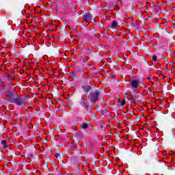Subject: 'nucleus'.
I'll list each match as a JSON object with an SVG mask.
<instances>
[{
    "label": "nucleus",
    "instance_id": "obj_9",
    "mask_svg": "<svg viewBox=\"0 0 175 175\" xmlns=\"http://www.w3.org/2000/svg\"><path fill=\"white\" fill-rule=\"evenodd\" d=\"M1 144L3 147V148H8V144H6V139H3L1 141Z\"/></svg>",
    "mask_w": 175,
    "mask_h": 175
},
{
    "label": "nucleus",
    "instance_id": "obj_1",
    "mask_svg": "<svg viewBox=\"0 0 175 175\" xmlns=\"http://www.w3.org/2000/svg\"><path fill=\"white\" fill-rule=\"evenodd\" d=\"M99 95H100V92L96 91L94 93H90V98L92 105H95L96 100L99 99Z\"/></svg>",
    "mask_w": 175,
    "mask_h": 175
},
{
    "label": "nucleus",
    "instance_id": "obj_11",
    "mask_svg": "<svg viewBox=\"0 0 175 175\" xmlns=\"http://www.w3.org/2000/svg\"><path fill=\"white\" fill-rule=\"evenodd\" d=\"M158 58V57H157V55H153L152 57V61H157V59Z\"/></svg>",
    "mask_w": 175,
    "mask_h": 175
},
{
    "label": "nucleus",
    "instance_id": "obj_4",
    "mask_svg": "<svg viewBox=\"0 0 175 175\" xmlns=\"http://www.w3.org/2000/svg\"><path fill=\"white\" fill-rule=\"evenodd\" d=\"M83 21H86V23H91L92 21V14L90 13H87L83 15Z\"/></svg>",
    "mask_w": 175,
    "mask_h": 175
},
{
    "label": "nucleus",
    "instance_id": "obj_7",
    "mask_svg": "<svg viewBox=\"0 0 175 175\" xmlns=\"http://www.w3.org/2000/svg\"><path fill=\"white\" fill-rule=\"evenodd\" d=\"M119 106H124L125 105V99L124 98H119V102L118 103Z\"/></svg>",
    "mask_w": 175,
    "mask_h": 175
},
{
    "label": "nucleus",
    "instance_id": "obj_10",
    "mask_svg": "<svg viewBox=\"0 0 175 175\" xmlns=\"http://www.w3.org/2000/svg\"><path fill=\"white\" fill-rule=\"evenodd\" d=\"M82 128L83 129H87V128H88V124H87L86 123H84L82 124Z\"/></svg>",
    "mask_w": 175,
    "mask_h": 175
},
{
    "label": "nucleus",
    "instance_id": "obj_12",
    "mask_svg": "<svg viewBox=\"0 0 175 175\" xmlns=\"http://www.w3.org/2000/svg\"><path fill=\"white\" fill-rule=\"evenodd\" d=\"M55 157H56V158H58V157H59V154L56 153V154H55Z\"/></svg>",
    "mask_w": 175,
    "mask_h": 175
},
{
    "label": "nucleus",
    "instance_id": "obj_6",
    "mask_svg": "<svg viewBox=\"0 0 175 175\" xmlns=\"http://www.w3.org/2000/svg\"><path fill=\"white\" fill-rule=\"evenodd\" d=\"M85 94H88V92H90V91H91V86L88 85V86H83L82 87Z\"/></svg>",
    "mask_w": 175,
    "mask_h": 175
},
{
    "label": "nucleus",
    "instance_id": "obj_13",
    "mask_svg": "<svg viewBox=\"0 0 175 175\" xmlns=\"http://www.w3.org/2000/svg\"><path fill=\"white\" fill-rule=\"evenodd\" d=\"M164 158L168 159V158H169V155H167V154L165 155V156H164Z\"/></svg>",
    "mask_w": 175,
    "mask_h": 175
},
{
    "label": "nucleus",
    "instance_id": "obj_2",
    "mask_svg": "<svg viewBox=\"0 0 175 175\" xmlns=\"http://www.w3.org/2000/svg\"><path fill=\"white\" fill-rule=\"evenodd\" d=\"M11 103H15L16 105H18V106L25 105V102H24V98H23V96H18L14 99L13 98Z\"/></svg>",
    "mask_w": 175,
    "mask_h": 175
},
{
    "label": "nucleus",
    "instance_id": "obj_14",
    "mask_svg": "<svg viewBox=\"0 0 175 175\" xmlns=\"http://www.w3.org/2000/svg\"><path fill=\"white\" fill-rule=\"evenodd\" d=\"M147 79H148V80H151L152 78H151V77H148Z\"/></svg>",
    "mask_w": 175,
    "mask_h": 175
},
{
    "label": "nucleus",
    "instance_id": "obj_8",
    "mask_svg": "<svg viewBox=\"0 0 175 175\" xmlns=\"http://www.w3.org/2000/svg\"><path fill=\"white\" fill-rule=\"evenodd\" d=\"M118 26L117 21H113L111 25V28H112V29H116Z\"/></svg>",
    "mask_w": 175,
    "mask_h": 175
},
{
    "label": "nucleus",
    "instance_id": "obj_3",
    "mask_svg": "<svg viewBox=\"0 0 175 175\" xmlns=\"http://www.w3.org/2000/svg\"><path fill=\"white\" fill-rule=\"evenodd\" d=\"M139 84H140V81L139 80H133L130 81V85L133 90H137V88H139Z\"/></svg>",
    "mask_w": 175,
    "mask_h": 175
},
{
    "label": "nucleus",
    "instance_id": "obj_5",
    "mask_svg": "<svg viewBox=\"0 0 175 175\" xmlns=\"http://www.w3.org/2000/svg\"><path fill=\"white\" fill-rule=\"evenodd\" d=\"M6 96H8L9 102H12L13 100V92L8 91L5 93Z\"/></svg>",
    "mask_w": 175,
    "mask_h": 175
}]
</instances>
